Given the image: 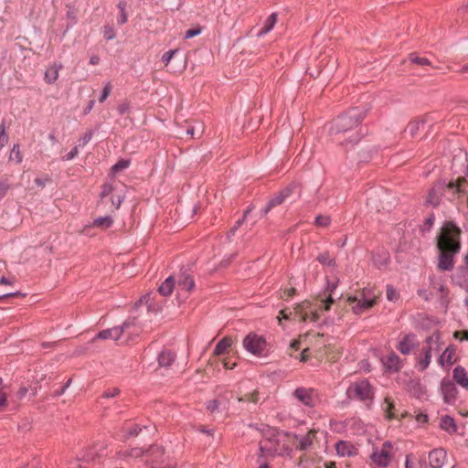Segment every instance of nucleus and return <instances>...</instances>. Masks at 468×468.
Listing matches in <instances>:
<instances>
[{
    "label": "nucleus",
    "instance_id": "51",
    "mask_svg": "<svg viewBox=\"0 0 468 468\" xmlns=\"http://www.w3.org/2000/svg\"><path fill=\"white\" fill-rule=\"evenodd\" d=\"M120 389L118 388H112L105 390L102 394V398L110 399L117 397L120 394Z\"/></svg>",
    "mask_w": 468,
    "mask_h": 468
},
{
    "label": "nucleus",
    "instance_id": "29",
    "mask_svg": "<svg viewBox=\"0 0 468 468\" xmlns=\"http://www.w3.org/2000/svg\"><path fill=\"white\" fill-rule=\"evenodd\" d=\"M112 223L113 219L111 216H104L95 218L92 222V227L106 229L112 227Z\"/></svg>",
    "mask_w": 468,
    "mask_h": 468
},
{
    "label": "nucleus",
    "instance_id": "54",
    "mask_svg": "<svg viewBox=\"0 0 468 468\" xmlns=\"http://www.w3.org/2000/svg\"><path fill=\"white\" fill-rule=\"evenodd\" d=\"M177 52L176 49H170L168 51H166L165 53H164V55L162 56V61L167 65L170 60L172 59L173 56Z\"/></svg>",
    "mask_w": 468,
    "mask_h": 468
},
{
    "label": "nucleus",
    "instance_id": "56",
    "mask_svg": "<svg viewBox=\"0 0 468 468\" xmlns=\"http://www.w3.org/2000/svg\"><path fill=\"white\" fill-rule=\"evenodd\" d=\"M218 399H212L207 402V410H209L211 413L216 411L218 408Z\"/></svg>",
    "mask_w": 468,
    "mask_h": 468
},
{
    "label": "nucleus",
    "instance_id": "26",
    "mask_svg": "<svg viewBox=\"0 0 468 468\" xmlns=\"http://www.w3.org/2000/svg\"><path fill=\"white\" fill-rule=\"evenodd\" d=\"M276 22H277V14L276 13H272L271 15H270L267 17V19H266V21L264 23V26L259 31L258 36L261 37V36H264L267 33H269L273 28V27L276 24Z\"/></svg>",
    "mask_w": 468,
    "mask_h": 468
},
{
    "label": "nucleus",
    "instance_id": "62",
    "mask_svg": "<svg viewBox=\"0 0 468 468\" xmlns=\"http://www.w3.org/2000/svg\"><path fill=\"white\" fill-rule=\"evenodd\" d=\"M94 103H95L94 100H91V101H89L88 105L83 110V114L84 115H86V114L90 112V111L92 110V108L94 106Z\"/></svg>",
    "mask_w": 468,
    "mask_h": 468
},
{
    "label": "nucleus",
    "instance_id": "46",
    "mask_svg": "<svg viewBox=\"0 0 468 468\" xmlns=\"http://www.w3.org/2000/svg\"><path fill=\"white\" fill-rule=\"evenodd\" d=\"M202 32V27H196L194 28H190L188 30L186 31L185 33V38L186 39H189V38H192L194 37H197L198 36L199 34H201Z\"/></svg>",
    "mask_w": 468,
    "mask_h": 468
},
{
    "label": "nucleus",
    "instance_id": "6",
    "mask_svg": "<svg viewBox=\"0 0 468 468\" xmlns=\"http://www.w3.org/2000/svg\"><path fill=\"white\" fill-rule=\"evenodd\" d=\"M347 302L349 303H355L353 306V312L356 314H361L365 311L370 309L373 307L376 303V296L374 294H371V291L367 289H363L361 292V297L358 299L356 296H349L347 298Z\"/></svg>",
    "mask_w": 468,
    "mask_h": 468
},
{
    "label": "nucleus",
    "instance_id": "20",
    "mask_svg": "<svg viewBox=\"0 0 468 468\" xmlns=\"http://www.w3.org/2000/svg\"><path fill=\"white\" fill-rule=\"evenodd\" d=\"M62 69L61 64H53L47 68L45 72V80L48 84H53L58 78V71Z\"/></svg>",
    "mask_w": 468,
    "mask_h": 468
},
{
    "label": "nucleus",
    "instance_id": "34",
    "mask_svg": "<svg viewBox=\"0 0 468 468\" xmlns=\"http://www.w3.org/2000/svg\"><path fill=\"white\" fill-rule=\"evenodd\" d=\"M253 209V206L250 205L243 213V216L241 218H239V220L236 221L235 225L233 226V228L229 230V235H234L235 232L237 231V229L243 224V222L245 221L246 218L248 217V215L252 211Z\"/></svg>",
    "mask_w": 468,
    "mask_h": 468
},
{
    "label": "nucleus",
    "instance_id": "41",
    "mask_svg": "<svg viewBox=\"0 0 468 468\" xmlns=\"http://www.w3.org/2000/svg\"><path fill=\"white\" fill-rule=\"evenodd\" d=\"M372 154V148L369 146H365L361 149V151L358 153V158L360 162H367L370 157Z\"/></svg>",
    "mask_w": 468,
    "mask_h": 468
},
{
    "label": "nucleus",
    "instance_id": "16",
    "mask_svg": "<svg viewBox=\"0 0 468 468\" xmlns=\"http://www.w3.org/2000/svg\"><path fill=\"white\" fill-rule=\"evenodd\" d=\"M382 362L386 369L390 372H397L402 367L400 358L393 352L389 354L385 359H383Z\"/></svg>",
    "mask_w": 468,
    "mask_h": 468
},
{
    "label": "nucleus",
    "instance_id": "18",
    "mask_svg": "<svg viewBox=\"0 0 468 468\" xmlns=\"http://www.w3.org/2000/svg\"><path fill=\"white\" fill-rule=\"evenodd\" d=\"M454 381L464 388H468V375L464 367L457 366L452 372Z\"/></svg>",
    "mask_w": 468,
    "mask_h": 468
},
{
    "label": "nucleus",
    "instance_id": "31",
    "mask_svg": "<svg viewBox=\"0 0 468 468\" xmlns=\"http://www.w3.org/2000/svg\"><path fill=\"white\" fill-rule=\"evenodd\" d=\"M421 125H424L423 121H412L406 127L404 133L406 135H410V137H414Z\"/></svg>",
    "mask_w": 468,
    "mask_h": 468
},
{
    "label": "nucleus",
    "instance_id": "13",
    "mask_svg": "<svg viewBox=\"0 0 468 468\" xmlns=\"http://www.w3.org/2000/svg\"><path fill=\"white\" fill-rule=\"evenodd\" d=\"M128 324H129L125 322V323L122 324V325L114 326L112 328H108V329L102 330V331L99 332L96 335V336L94 337V340L95 339H102V340L112 339V340H118L122 335V334L124 332V329L126 327H128Z\"/></svg>",
    "mask_w": 468,
    "mask_h": 468
},
{
    "label": "nucleus",
    "instance_id": "23",
    "mask_svg": "<svg viewBox=\"0 0 468 468\" xmlns=\"http://www.w3.org/2000/svg\"><path fill=\"white\" fill-rule=\"evenodd\" d=\"M175 279L173 276L167 277L159 286L158 292L163 296H169L175 288Z\"/></svg>",
    "mask_w": 468,
    "mask_h": 468
},
{
    "label": "nucleus",
    "instance_id": "36",
    "mask_svg": "<svg viewBox=\"0 0 468 468\" xmlns=\"http://www.w3.org/2000/svg\"><path fill=\"white\" fill-rule=\"evenodd\" d=\"M409 59L411 63L418 64L420 66L431 65V61L427 58H421L416 55V53H410Z\"/></svg>",
    "mask_w": 468,
    "mask_h": 468
},
{
    "label": "nucleus",
    "instance_id": "48",
    "mask_svg": "<svg viewBox=\"0 0 468 468\" xmlns=\"http://www.w3.org/2000/svg\"><path fill=\"white\" fill-rule=\"evenodd\" d=\"M386 292L388 301L394 302L398 299V293L392 285H387Z\"/></svg>",
    "mask_w": 468,
    "mask_h": 468
},
{
    "label": "nucleus",
    "instance_id": "64",
    "mask_svg": "<svg viewBox=\"0 0 468 468\" xmlns=\"http://www.w3.org/2000/svg\"><path fill=\"white\" fill-rule=\"evenodd\" d=\"M27 388H25V387L20 388L17 392L18 399H23L27 395Z\"/></svg>",
    "mask_w": 468,
    "mask_h": 468
},
{
    "label": "nucleus",
    "instance_id": "44",
    "mask_svg": "<svg viewBox=\"0 0 468 468\" xmlns=\"http://www.w3.org/2000/svg\"><path fill=\"white\" fill-rule=\"evenodd\" d=\"M103 37L107 40H112L115 38L116 34L112 27L104 26L102 29Z\"/></svg>",
    "mask_w": 468,
    "mask_h": 468
},
{
    "label": "nucleus",
    "instance_id": "60",
    "mask_svg": "<svg viewBox=\"0 0 468 468\" xmlns=\"http://www.w3.org/2000/svg\"><path fill=\"white\" fill-rule=\"evenodd\" d=\"M117 110H118V112H119V113H120L121 115H123V114H125V113L128 112V110H129V104H128V103H126V102L122 103V104H120V105L118 106Z\"/></svg>",
    "mask_w": 468,
    "mask_h": 468
},
{
    "label": "nucleus",
    "instance_id": "7",
    "mask_svg": "<svg viewBox=\"0 0 468 468\" xmlns=\"http://www.w3.org/2000/svg\"><path fill=\"white\" fill-rule=\"evenodd\" d=\"M296 191L298 192V197H301L302 191L300 184L295 181L291 182L288 186L274 194L268 203L273 208L274 207L282 205L286 198L291 197Z\"/></svg>",
    "mask_w": 468,
    "mask_h": 468
},
{
    "label": "nucleus",
    "instance_id": "52",
    "mask_svg": "<svg viewBox=\"0 0 468 468\" xmlns=\"http://www.w3.org/2000/svg\"><path fill=\"white\" fill-rule=\"evenodd\" d=\"M112 191V186L110 184H104L101 192V199L103 201Z\"/></svg>",
    "mask_w": 468,
    "mask_h": 468
},
{
    "label": "nucleus",
    "instance_id": "43",
    "mask_svg": "<svg viewBox=\"0 0 468 468\" xmlns=\"http://www.w3.org/2000/svg\"><path fill=\"white\" fill-rule=\"evenodd\" d=\"M308 306H309L308 302H303L302 303L297 304L296 307L294 308L295 314H301V319L303 322H306L308 315L306 314H302V312Z\"/></svg>",
    "mask_w": 468,
    "mask_h": 468
},
{
    "label": "nucleus",
    "instance_id": "45",
    "mask_svg": "<svg viewBox=\"0 0 468 468\" xmlns=\"http://www.w3.org/2000/svg\"><path fill=\"white\" fill-rule=\"evenodd\" d=\"M331 223V218L328 216L318 215L315 218V224L320 227H327Z\"/></svg>",
    "mask_w": 468,
    "mask_h": 468
},
{
    "label": "nucleus",
    "instance_id": "58",
    "mask_svg": "<svg viewBox=\"0 0 468 468\" xmlns=\"http://www.w3.org/2000/svg\"><path fill=\"white\" fill-rule=\"evenodd\" d=\"M79 151H78V146H75L74 148H72L66 155H65V159L66 160H71L73 158H75L78 154Z\"/></svg>",
    "mask_w": 468,
    "mask_h": 468
},
{
    "label": "nucleus",
    "instance_id": "2",
    "mask_svg": "<svg viewBox=\"0 0 468 468\" xmlns=\"http://www.w3.org/2000/svg\"><path fill=\"white\" fill-rule=\"evenodd\" d=\"M461 229L452 222H444L441 234L437 237L439 255L438 269L452 271L454 266L453 256L461 250Z\"/></svg>",
    "mask_w": 468,
    "mask_h": 468
},
{
    "label": "nucleus",
    "instance_id": "19",
    "mask_svg": "<svg viewBox=\"0 0 468 468\" xmlns=\"http://www.w3.org/2000/svg\"><path fill=\"white\" fill-rule=\"evenodd\" d=\"M176 357L175 352L165 349L158 356V364L162 367H168L175 362Z\"/></svg>",
    "mask_w": 468,
    "mask_h": 468
},
{
    "label": "nucleus",
    "instance_id": "24",
    "mask_svg": "<svg viewBox=\"0 0 468 468\" xmlns=\"http://www.w3.org/2000/svg\"><path fill=\"white\" fill-rule=\"evenodd\" d=\"M145 451L143 448L140 447H134L128 450H122L118 452V456L120 458L125 459L128 457L132 458H140L142 456H144Z\"/></svg>",
    "mask_w": 468,
    "mask_h": 468
},
{
    "label": "nucleus",
    "instance_id": "9",
    "mask_svg": "<svg viewBox=\"0 0 468 468\" xmlns=\"http://www.w3.org/2000/svg\"><path fill=\"white\" fill-rule=\"evenodd\" d=\"M144 456L147 457L146 464L150 468H162L165 463V450L159 445H151L147 450H144Z\"/></svg>",
    "mask_w": 468,
    "mask_h": 468
},
{
    "label": "nucleus",
    "instance_id": "50",
    "mask_svg": "<svg viewBox=\"0 0 468 468\" xmlns=\"http://www.w3.org/2000/svg\"><path fill=\"white\" fill-rule=\"evenodd\" d=\"M93 133L91 130L86 132L83 136H81L79 140V146L86 145L92 138Z\"/></svg>",
    "mask_w": 468,
    "mask_h": 468
},
{
    "label": "nucleus",
    "instance_id": "5",
    "mask_svg": "<svg viewBox=\"0 0 468 468\" xmlns=\"http://www.w3.org/2000/svg\"><path fill=\"white\" fill-rule=\"evenodd\" d=\"M263 440L260 442V451L262 453L271 454L277 452L280 440L278 438V431L269 426L262 429Z\"/></svg>",
    "mask_w": 468,
    "mask_h": 468
},
{
    "label": "nucleus",
    "instance_id": "57",
    "mask_svg": "<svg viewBox=\"0 0 468 468\" xmlns=\"http://www.w3.org/2000/svg\"><path fill=\"white\" fill-rule=\"evenodd\" d=\"M110 199L112 206L114 207V210H117L120 207L123 198L121 196H118L116 198L112 197Z\"/></svg>",
    "mask_w": 468,
    "mask_h": 468
},
{
    "label": "nucleus",
    "instance_id": "17",
    "mask_svg": "<svg viewBox=\"0 0 468 468\" xmlns=\"http://www.w3.org/2000/svg\"><path fill=\"white\" fill-rule=\"evenodd\" d=\"M415 345V335L412 334L406 335L399 343L398 349L403 355H409Z\"/></svg>",
    "mask_w": 468,
    "mask_h": 468
},
{
    "label": "nucleus",
    "instance_id": "49",
    "mask_svg": "<svg viewBox=\"0 0 468 468\" xmlns=\"http://www.w3.org/2000/svg\"><path fill=\"white\" fill-rule=\"evenodd\" d=\"M112 84H111L110 82H108V83L104 86V88H103V90H102V92H101V97L99 98V101H100L101 103V102H103V101H104L109 97V95H110V93H111V91H112Z\"/></svg>",
    "mask_w": 468,
    "mask_h": 468
},
{
    "label": "nucleus",
    "instance_id": "3",
    "mask_svg": "<svg viewBox=\"0 0 468 468\" xmlns=\"http://www.w3.org/2000/svg\"><path fill=\"white\" fill-rule=\"evenodd\" d=\"M466 185L467 180L464 177H459L455 182L439 181L429 191L425 204L438 207L446 191L450 193L448 199L453 201L467 194Z\"/></svg>",
    "mask_w": 468,
    "mask_h": 468
},
{
    "label": "nucleus",
    "instance_id": "4",
    "mask_svg": "<svg viewBox=\"0 0 468 468\" xmlns=\"http://www.w3.org/2000/svg\"><path fill=\"white\" fill-rule=\"evenodd\" d=\"M346 396L349 399L371 400L374 396L373 388L366 379L357 381L348 387Z\"/></svg>",
    "mask_w": 468,
    "mask_h": 468
},
{
    "label": "nucleus",
    "instance_id": "63",
    "mask_svg": "<svg viewBox=\"0 0 468 468\" xmlns=\"http://www.w3.org/2000/svg\"><path fill=\"white\" fill-rule=\"evenodd\" d=\"M295 292H296L295 288L292 287L289 290L284 292V295L282 296V298L285 299V297L286 298L292 297V296H293L295 294Z\"/></svg>",
    "mask_w": 468,
    "mask_h": 468
},
{
    "label": "nucleus",
    "instance_id": "8",
    "mask_svg": "<svg viewBox=\"0 0 468 468\" xmlns=\"http://www.w3.org/2000/svg\"><path fill=\"white\" fill-rule=\"evenodd\" d=\"M243 346L252 355L261 356L265 349L266 341L262 336L250 333L243 339Z\"/></svg>",
    "mask_w": 468,
    "mask_h": 468
},
{
    "label": "nucleus",
    "instance_id": "35",
    "mask_svg": "<svg viewBox=\"0 0 468 468\" xmlns=\"http://www.w3.org/2000/svg\"><path fill=\"white\" fill-rule=\"evenodd\" d=\"M431 359V347H428L424 352V357L420 360V370L424 371L430 365Z\"/></svg>",
    "mask_w": 468,
    "mask_h": 468
},
{
    "label": "nucleus",
    "instance_id": "22",
    "mask_svg": "<svg viewBox=\"0 0 468 468\" xmlns=\"http://www.w3.org/2000/svg\"><path fill=\"white\" fill-rule=\"evenodd\" d=\"M373 263L378 269L386 267L389 263V253L387 250H381L373 255Z\"/></svg>",
    "mask_w": 468,
    "mask_h": 468
},
{
    "label": "nucleus",
    "instance_id": "33",
    "mask_svg": "<svg viewBox=\"0 0 468 468\" xmlns=\"http://www.w3.org/2000/svg\"><path fill=\"white\" fill-rule=\"evenodd\" d=\"M316 260L323 265L328 266V267H335V258L330 257V254L328 251H324L323 253H320Z\"/></svg>",
    "mask_w": 468,
    "mask_h": 468
},
{
    "label": "nucleus",
    "instance_id": "12",
    "mask_svg": "<svg viewBox=\"0 0 468 468\" xmlns=\"http://www.w3.org/2000/svg\"><path fill=\"white\" fill-rule=\"evenodd\" d=\"M441 392L443 401L447 404H453L457 399L458 390L454 383L447 378H443L441 384Z\"/></svg>",
    "mask_w": 468,
    "mask_h": 468
},
{
    "label": "nucleus",
    "instance_id": "14",
    "mask_svg": "<svg viewBox=\"0 0 468 468\" xmlns=\"http://www.w3.org/2000/svg\"><path fill=\"white\" fill-rule=\"evenodd\" d=\"M177 285L181 290L190 292L195 287V281L193 276L189 273L186 269H181L177 277Z\"/></svg>",
    "mask_w": 468,
    "mask_h": 468
},
{
    "label": "nucleus",
    "instance_id": "61",
    "mask_svg": "<svg viewBox=\"0 0 468 468\" xmlns=\"http://www.w3.org/2000/svg\"><path fill=\"white\" fill-rule=\"evenodd\" d=\"M334 302L335 300L332 298L331 295H329L328 298L324 302V309L325 311H329Z\"/></svg>",
    "mask_w": 468,
    "mask_h": 468
},
{
    "label": "nucleus",
    "instance_id": "32",
    "mask_svg": "<svg viewBox=\"0 0 468 468\" xmlns=\"http://www.w3.org/2000/svg\"><path fill=\"white\" fill-rule=\"evenodd\" d=\"M117 7L120 10V16L117 18V22H118L119 25H123L128 20V15L126 13V7H127L126 1L120 0L118 5H117Z\"/></svg>",
    "mask_w": 468,
    "mask_h": 468
},
{
    "label": "nucleus",
    "instance_id": "10",
    "mask_svg": "<svg viewBox=\"0 0 468 468\" xmlns=\"http://www.w3.org/2000/svg\"><path fill=\"white\" fill-rule=\"evenodd\" d=\"M293 395L301 403L308 407H314L317 402V394L314 388H297Z\"/></svg>",
    "mask_w": 468,
    "mask_h": 468
},
{
    "label": "nucleus",
    "instance_id": "1",
    "mask_svg": "<svg viewBox=\"0 0 468 468\" xmlns=\"http://www.w3.org/2000/svg\"><path fill=\"white\" fill-rule=\"evenodd\" d=\"M367 112V109L356 107L335 118L329 128L332 140L346 150L356 145L362 138L359 125Z\"/></svg>",
    "mask_w": 468,
    "mask_h": 468
},
{
    "label": "nucleus",
    "instance_id": "11",
    "mask_svg": "<svg viewBox=\"0 0 468 468\" xmlns=\"http://www.w3.org/2000/svg\"><path fill=\"white\" fill-rule=\"evenodd\" d=\"M392 447L390 441H385L380 451H374L371 454L372 461L378 466L387 467L390 463L391 456L388 450Z\"/></svg>",
    "mask_w": 468,
    "mask_h": 468
},
{
    "label": "nucleus",
    "instance_id": "25",
    "mask_svg": "<svg viewBox=\"0 0 468 468\" xmlns=\"http://www.w3.org/2000/svg\"><path fill=\"white\" fill-rule=\"evenodd\" d=\"M454 355L455 349L452 346H448L439 359L440 364L444 366L446 363L448 366H452L455 362L453 359Z\"/></svg>",
    "mask_w": 468,
    "mask_h": 468
},
{
    "label": "nucleus",
    "instance_id": "59",
    "mask_svg": "<svg viewBox=\"0 0 468 468\" xmlns=\"http://www.w3.org/2000/svg\"><path fill=\"white\" fill-rule=\"evenodd\" d=\"M292 314V312L291 311H288L287 309H282L280 311V316H278L279 319L283 318V319H291V315Z\"/></svg>",
    "mask_w": 468,
    "mask_h": 468
},
{
    "label": "nucleus",
    "instance_id": "47",
    "mask_svg": "<svg viewBox=\"0 0 468 468\" xmlns=\"http://www.w3.org/2000/svg\"><path fill=\"white\" fill-rule=\"evenodd\" d=\"M384 410L387 412L388 414V418L391 419V418H394V414L392 412V410L394 409V405L392 403V401H390L389 399H385V402H384Z\"/></svg>",
    "mask_w": 468,
    "mask_h": 468
},
{
    "label": "nucleus",
    "instance_id": "37",
    "mask_svg": "<svg viewBox=\"0 0 468 468\" xmlns=\"http://www.w3.org/2000/svg\"><path fill=\"white\" fill-rule=\"evenodd\" d=\"M435 217L434 214H431L424 221V223L420 226V232L423 234L426 232H430L433 224H434Z\"/></svg>",
    "mask_w": 468,
    "mask_h": 468
},
{
    "label": "nucleus",
    "instance_id": "30",
    "mask_svg": "<svg viewBox=\"0 0 468 468\" xmlns=\"http://www.w3.org/2000/svg\"><path fill=\"white\" fill-rule=\"evenodd\" d=\"M231 346V339L229 337L222 338L215 346L214 355L220 356Z\"/></svg>",
    "mask_w": 468,
    "mask_h": 468
},
{
    "label": "nucleus",
    "instance_id": "55",
    "mask_svg": "<svg viewBox=\"0 0 468 468\" xmlns=\"http://www.w3.org/2000/svg\"><path fill=\"white\" fill-rule=\"evenodd\" d=\"M258 399V394L256 392L246 394L244 397L239 399V401H250L253 403H257Z\"/></svg>",
    "mask_w": 468,
    "mask_h": 468
},
{
    "label": "nucleus",
    "instance_id": "28",
    "mask_svg": "<svg viewBox=\"0 0 468 468\" xmlns=\"http://www.w3.org/2000/svg\"><path fill=\"white\" fill-rule=\"evenodd\" d=\"M315 431H310L304 436L299 438V444L297 445V449L300 451H304L308 449L313 444V437L314 436Z\"/></svg>",
    "mask_w": 468,
    "mask_h": 468
},
{
    "label": "nucleus",
    "instance_id": "15",
    "mask_svg": "<svg viewBox=\"0 0 468 468\" xmlns=\"http://www.w3.org/2000/svg\"><path fill=\"white\" fill-rule=\"evenodd\" d=\"M447 454L442 448H437L429 452V463L432 468H441L446 460Z\"/></svg>",
    "mask_w": 468,
    "mask_h": 468
},
{
    "label": "nucleus",
    "instance_id": "39",
    "mask_svg": "<svg viewBox=\"0 0 468 468\" xmlns=\"http://www.w3.org/2000/svg\"><path fill=\"white\" fill-rule=\"evenodd\" d=\"M130 165V161L125 159L119 160L115 165L112 166V172L117 174L120 171L126 169Z\"/></svg>",
    "mask_w": 468,
    "mask_h": 468
},
{
    "label": "nucleus",
    "instance_id": "40",
    "mask_svg": "<svg viewBox=\"0 0 468 468\" xmlns=\"http://www.w3.org/2000/svg\"><path fill=\"white\" fill-rule=\"evenodd\" d=\"M8 143V135L5 133V120L0 123V149Z\"/></svg>",
    "mask_w": 468,
    "mask_h": 468
},
{
    "label": "nucleus",
    "instance_id": "38",
    "mask_svg": "<svg viewBox=\"0 0 468 468\" xmlns=\"http://www.w3.org/2000/svg\"><path fill=\"white\" fill-rule=\"evenodd\" d=\"M9 160H16L17 164H20L23 160V156L20 153L19 144H16L13 145Z\"/></svg>",
    "mask_w": 468,
    "mask_h": 468
},
{
    "label": "nucleus",
    "instance_id": "21",
    "mask_svg": "<svg viewBox=\"0 0 468 468\" xmlns=\"http://www.w3.org/2000/svg\"><path fill=\"white\" fill-rule=\"evenodd\" d=\"M440 427L448 433H455L457 431V426L454 419L449 415L441 417L440 421Z\"/></svg>",
    "mask_w": 468,
    "mask_h": 468
},
{
    "label": "nucleus",
    "instance_id": "53",
    "mask_svg": "<svg viewBox=\"0 0 468 468\" xmlns=\"http://www.w3.org/2000/svg\"><path fill=\"white\" fill-rule=\"evenodd\" d=\"M440 340V334L435 332L426 339V344L429 346L428 347L432 346V345L437 344Z\"/></svg>",
    "mask_w": 468,
    "mask_h": 468
},
{
    "label": "nucleus",
    "instance_id": "27",
    "mask_svg": "<svg viewBox=\"0 0 468 468\" xmlns=\"http://www.w3.org/2000/svg\"><path fill=\"white\" fill-rule=\"evenodd\" d=\"M337 454L341 456H351L354 452V447L346 441H340L335 444Z\"/></svg>",
    "mask_w": 468,
    "mask_h": 468
},
{
    "label": "nucleus",
    "instance_id": "42",
    "mask_svg": "<svg viewBox=\"0 0 468 468\" xmlns=\"http://www.w3.org/2000/svg\"><path fill=\"white\" fill-rule=\"evenodd\" d=\"M144 429H146V426H144ZM143 430V427L135 424L133 428L127 430L126 435L124 436L123 441L128 440L130 437H135L137 436Z\"/></svg>",
    "mask_w": 468,
    "mask_h": 468
}]
</instances>
